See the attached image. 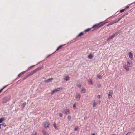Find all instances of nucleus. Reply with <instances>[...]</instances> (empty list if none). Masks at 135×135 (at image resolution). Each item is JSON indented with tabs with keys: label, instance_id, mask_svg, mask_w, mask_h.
Returning <instances> with one entry per match:
<instances>
[{
	"label": "nucleus",
	"instance_id": "nucleus-16",
	"mask_svg": "<svg viewBox=\"0 0 135 135\" xmlns=\"http://www.w3.org/2000/svg\"><path fill=\"white\" fill-rule=\"evenodd\" d=\"M53 79V78H52L49 79L47 80H46L44 81L45 82H50L52 79Z\"/></svg>",
	"mask_w": 135,
	"mask_h": 135
},
{
	"label": "nucleus",
	"instance_id": "nucleus-50",
	"mask_svg": "<svg viewBox=\"0 0 135 135\" xmlns=\"http://www.w3.org/2000/svg\"><path fill=\"white\" fill-rule=\"evenodd\" d=\"M1 125V124H0V125Z\"/></svg>",
	"mask_w": 135,
	"mask_h": 135
},
{
	"label": "nucleus",
	"instance_id": "nucleus-34",
	"mask_svg": "<svg viewBox=\"0 0 135 135\" xmlns=\"http://www.w3.org/2000/svg\"><path fill=\"white\" fill-rule=\"evenodd\" d=\"M126 10V9H122V10H121L120 11V12L122 13L125 10Z\"/></svg>",
	"mask_w": 135,
	"mask_h": 135
},
{
	"label": "nucleus",
	"instance_id": "nucleus-19",
	"mask_svg": "<svg viewBox=\"0 0 135 135\" xmlns=\"http://www.w3.org/2000/svg\"><path fill=\"white\" fill-rule=\"evenodd\" d=\"M113 37L112 36H110L108 38L107 40V41H108L109 40H110V39H112L113 38Z\"/></svg>",
	"mask_w": 135,
	"mask_h": 135
},
{
	"label": "nucleus",
	"instance_id": "nucleus-35",
	"mask_svg": "<svg viewBox=\"0 0 135 135\" xmlns=\"http://www.w3.org/2000/svg\"><path fill=\"white\" fill-rule=\"evenodd\" d=\"M78 129V128L77 127H76L74 128V130L75 131H76Z\"/></svg>",
	"mask_w": 135,
	"mask_h": 135
},
{
	"label": "nucleus",
	"instance_id": "nucleus-47",
	"mask_svg": "<svg viewBox=\"0 0 135 135\" xmlns=\"http://www.w3.org/2000/svg\"><path fill=\"white\" fill-rule=\"evenodd\" d=\"M31 135H36L35 134H32Z\"/></svg>",
	"mask_w": 135,
	"mask_h": 135
},
{
	"label": "nucleus",
	"instance_id": "nucleus-9",
	"mask_svg": "<svg viewBox=\"0 0 135 135\" xmlns=\"http://www.w3.org/2000/svg\"><path fill=\"white\" fill-rule=\"evenodd\" d=\"M49 126V123L47 122L44 123V126L45 128H47Z\"/></svg>",
	"mask_w": 135,
	"mask_h": 135
},
{
	"label": "nucleus",
	"instance_id": "nucleus-25",
	"mask_svg": "<svg viewBox=\"0 0 135 135\" xmlns=\"http://www.w3.org/2000/svg\"><path fill=\"white\" fill-rule=\"evenodd\" d=\"M29 76H28V74L27 75H26V76H25L23 78V80L25 79H26Z\"/></svg>",
	"mask_w": 135,
	"mask_h": 135
},
{
	"label": "nucleus",
	"instance_id": "nucleus-13",
	"mask_svg": "<svg viewBox=\"0 0 135 135\" xmlns=\"http://www.w3.org/2000/svg\"><path fill=\"white\" fill-rule=\"evenodd\" d=\"M65 113L66 114H70V112L69 110L68 109H66L65 110Z\"/></svg>",
	"mask_w": 135,
	"mask_h": 135
},
{
	"label": "nucleus",
	"instance_id": "nucleus-28",
	"mask_svg": "<svg viewBox=\"0 0 135 135\" xmlns=\"http://www.w3.org/2000/svg\"><path fill=\"white\" fill-rule=\"evenodd\" d=\"M91 30V28H88L85 30L84 31L85 32H87L90 31Z\"/></svg>",
	"mask_w": 135,
	"mask_h": 135
},
{
	"label": "nucleus",
	"instance_id": "nucleus-30",
	"mask_svg": "<svg viewBox=\"0 0 135 135\" xmlns=\"http://www.w3.org/2000/svg\"><path fill=\"white\" fill-rule=\"evenodd\" d=\"M67 118L69 120H70L71 119V116L69 115L68 116Z\"/></svg>",
	"mask_w": 135,
	"mask_h": 135
},
{
	"label": "nucleus",
	"instance_id": "nucleus-20",
	"mask_svg": "<svg viewBox=\"0 0 135 135\" xmlns=\"http://www.w3.org/2000/svg\"><path fill=\"white\" fill-rule=\"evenodd\" d=\"M88 57L89 59H91L93 57L92 55L91 54L89 55Z\"/></svg>",
	"mask_w": 135,
	"mask_h": 135
},
{
	"label": "nucleus",
	"instance_id": "nucleus-38",
	"mask_svg": "<svg viewBox=\"0 0 135 135\" xmlns=\"http://www.w3.org/2000/svg\"><path fill=\"white\" fill-rule=\"evenodd\" d=\"M101 97V95H99L98 96L97 98H100Z\"/></svg>",
	"mask_w": 135,
	"mask_h": 135
},
{
	"label": "nucleus",
	"instance_id": "nucleus-10",
	"mask_svg": "<svg viewBox=\"0 0 135 135\" xmlns=\"http://www.w3.org/2000/svg\"><path fill=\"white\" fill-rule=\"evenodd\" d=\"M128 54L130 59H132L133 58V55L132 53L129 52Z\"/></svg>",
	"mask_w": 135,
	"mask_h": 135
},
{
	"label": "nucleus",
	"instance_id": "nucleus-29",
	"mask_svg": "<svg viewBox=\"0 0 135 135\" xmlns=\"http://www.w3.org/2000/svg\"><path fill=\"white\" fill-rule=\"evenodd\" d=\"M97 78H99V79H102V76L101 75H98L97 76Z\"/></svg>",
	"mask_w": 135,
	"mask_h": 135
},
{
	"label": "nucleus",
	"instance_id": "nucleus-6",
	"mask_svg": "<svg viewBox=\"0 0 135 135\" xmlns=\"http://www.w3.org/2000/svg\"><path fill=\"white\" fill-rule=\"evenodd\" d=\"M113 92L112 90H111L109 92L108 96V98L109 99H110L112 98L113 95Z\"/></svg>",
	"mask_w": 135,
	"mask_h": 135
},
{
	"label": "nucleus",
	"instance_id": "nucleus-11",
	"mask_svg": "<svg viewBox=\"0 0 135 135\" xmlns=\"http://www.w3.org/2000/svg\"><path fill=\"white\" fill-rule=\"evenodd\" d=\"M86 89L85 88H83L81 89V92L82 93H84L86 92Z\"/></svg>",
	"mask_w": 135,
	"mask_h": 135
},
{
	"label": "nucleus",
	"instance_id": "nucleus-41",
	"mask_svg": "<svg viewBox=\"0 0 135 135\" xmlns=\"http://www.w3.org/2000/svg\"><path fill=\"white\" fill-rule=\"evenodd\" d=\"M90 83L92 84V85L93 84V83H92V81L91 80H90Z\"/></svg>",
	"mask_w": 135,
	"mask_h": 135
},
{
	"label": "nucleus",
	"instance_id": "nucleus-42",
	"mask_svg": "<svg viewBox=\"0 0 135 135\" xmlns=\"http://www.w3.org/2000/svg\"><path fill=\"white\" fill-rule=\"evenodd\" d=\"M129 7V6H126V8L125 9H127Z\"/></svg>",
	"mask_w": 135,
	"mask_h": 135
},
{
	"label": "nucleus",
	"instance_id": "nucleus-36",
	"mask_svg": "<svg viewBox=\"0 0 135 135\" xmlns=\"http://www.w3.org/2000/svg\"><path fill=\"white\" fill-rule=\"evenodd\" d=\"M123 17H122V16L121 17H120L118 20H117V21H118H118H120Z\"/></svg>",
	"mask_w": 135,
	"mask_h": 135
},
{
	"label": "nucleus",
	"instance_id": "nucleus-31",
	"mask_svg": "<svg viewBox=\"0 0 135 135\" xmlns=\"http://www.w3.org/2000/svg\"><path fill=\"white\" fill-rule=\"evenodd\" d=\"M96 103L95 102V101H94L93 103V107H95L96 105Z\"/></svg>",
	"mask_w": 135,
	"mask_h": 135
},
{
	"label": "nucleus",
	"instance_id": "nucleus-15",
	"mask_svg": "<svg viewBox=\"0 0 135 135\" xmlns=\"http://www.w3.org/2000/svg\"><path fill=\"white\" fill-rule=\"evenodd\" d=\"M26 71H25L22 72H21L18 75V77H20L23 74L25 73Z\"/></svg>",
	"mask_w": 135,
	"mask_h": 135
},
{
	"label": "nucleus",
	"instance_id": "nucleus-14",
	"mask_svg": "<svg viewBox=\"0 0 135 135\" xmlns=\"http://www.w3.org/2000/svg\"><path fill=\"white\" fill-rule=\"evenodd\" d=\"M120 32H116L115 34H114L112 36H113V37H115V36H117L118 34L120 33Z\"/></svg>",
	"mask_w": 135,
	"mask_h": 135
},
{
	"label": "nucleus",
	"instance_id": "nucleus-18",
	"mask_svg": "<svg viewBox=\"0 0 135 135\" xmlns=\"http://www.w3.org/2000/svg\"><path fill=\"white\" fill-rule=\"evenodd\" d=\"M39 70V69L38 68L36 69H34V70H33L32 71L34 74V73H35L37 71H38Z\"/></svg>",
	"mask_w": 135,
	"mask_h": 135
},
{
	"label": "nucleus",
	"instance_id": "nucleus-27",
	"mask_svg": "<svg viewBox=\"0 0 135 135\" xmlns=\"http://www.w3.org/2000/svg\"><path fill=\"white\" fill-rule=\"evenodd\" d=\"M34 74V73H33V72H32V71H31V72H30V73L28 74V76H30L32 75H33V74Z\"/></svg>",
	"mask_w": 135,
	"mask_h": 135
},
{
	"label": "nucleus",
	"instance_id": "nucleus-43",
	"mask_svg": "<svg viewBox=\"0 0 135 135\" xmlns=\"http://www.w3.org/2000/svg\"><path fill=\"white\" fill-rule=\"evenodd\" d=\"M35 65H33L32 66H31L29 68H31V67H33V66H34Z\"/></svg>",
	"mask_w": 135,
	"mask_h": 135
},
{
	"label": "nucleus",
	"instance_id": "nucleus-3",
	"mask_svg": "<svg viewBox=\"0 0 135 135\" xmlns=\"http://www.w3.org/2000/svg\"><path fill=\"white\" fill-rule=\"evenodd\" d=\"M62 89V88L60 87L54 90L51 93V95H52L54 93H56L58 91L61 90Z\"/></svg>",
	"mask_w": 135,
	"mask_h": 135
},
{
	"label": "nucleus",
	"instance_id": "nucleus-5",
	"mask_svg": "<svg viewBox=\"0 0 135 135\" xmlns=\"http://www.w3.org/2000/svg\"><path fill=\"white\" fill-rule=\"evenodd\" d=\"M123 68L127 71H129V66L124 65H123Z\"/></svg>",
	"mask_w": 135,
	"mask_h": 135
},
{
	"label": "nucleus",
	"instance_id": "nucleus-8",
	"mask_svg": "<svg viewBox=\"0 0 135 135\" xmlns=\"http://www.w3.org/2000/svg\"><path fill=\"white\" fill-rule=\"evenodd\" d=\"M117 22H118V21H117V20L111 22H110L108 24H107V26H110L111 25L113 24L114 23H115Z\"/></svg>",
	"mask_w": 135,
	"mask_h": 135
},
{
	"label": "nucleus",
	"instance_id": "nucleus-39",
	"mask_svg": "<svg viewBox=\"0 0 135 135\" xmlns=\"http://www.w3.org/2000/svg\"><path fill=\"white\" fill-rule=\"evenodd\" d=\"M1 125H2L4 127H6V124H5L4 123H3V124H2Z\"/></svg>",
	"mask_w": 135,
	"mask_h": 135
},
{
	"label": "nucleus",
	"instance_id": "nucleus-22",
	"mask_svg": "<svg viewBox=\"0 0 135 135\" xmlns=\"http://www.w3.org/2000/svg\"><path fill=\"white\" fill-rule=\"evenodd\" d=\"M83 34V32H81L77 36V37L81 36H82Z\"/></svg>",
	"mask_w": 135,
	"mask_h": 135
},
{
	"label": "nucleus",
	"instance_id": "nucleus-17",
	"mask_svg": "<svg viewBox=\"0 0 135 135\" xmlns=\"http://www.w3.org/2000/svg\"><path fill=\"white\" fill-rule=\"evenodd\" d=\"M26 104V102L23 103L21 105V107L23 108L25 107Z\"/></svg>",
	"mask_w": 135,
	"mask_h": 135
},
{
	"label": "nucleus",
	"instance_id": "nucleus-45",
	"mask_svg": "<svg viewBox=\"0 0 135 135\" xmlns=\"http://www.w3.org/2000/svg\"><path fill=\"white\" fill-rule=\"evenodd\" d=\"M127 14H128V13H126L125 14V15H127Z\"/></svg>",
	"mask_w": 135,
	"mask_h": 135
},
{
	"label": "nucleus",
	"instance_id": "nucleus-32",
	"mask_svg": "<svg viewBox=\"0 0 135 135\" xmlns=\"http://www.w3.org/2000/svg\"><path fill=\"white\" fill-rule=\"evenodd\" d=\"M59 115L60 117H62V114L60 113H59Z\"/></svg>",
	"mask_w": 135,
	"mask_h": 135
},
{
	"label": "nucleus",
	"instance_id": "nucleus-2",
	"mask_svg": "<svg viewBox=\"0 0 135 135\" xmlns=\"http://www.w3.org/2000/svg\"><path fill=\"white\" fill-rule=\"evenodd\" d=\"M10 100L9 97L8 96H6L3 98L2 99L3 103H6L7 102Z\"/></svg>",
	"mask_w": 135,
	"mask_h": 135
},
{
	"label": "nucleus",
	"instance_id": "nucleus-48",
	"mask_svg": "<svg viewBox=\"0 0 135 135\" xmlns=\"http://www.w3.org/2000/svg\"><path fill=\"white\" fill-rule=\"evenodd\" d=\"M1 129V127L0 126V129Z\"/></svg>",
	"mask_w": 135,
	"mask_h": 135
},
{
	"label": "nucleus",
	"instance_id": "nucleus-26",
	"mask_svg": "<svg viewBox=\"0 0 135 135\" xmlns=\"http://www.w3.org/2000/svg\"><path fill=\"white\" fill-rule=\"evenodd\" d=\"M8 85H6L5 86H4L3 87L2 89H1L0 90V92H1V91H2V90L3 89H4L7 86H8Z\"/></svg>",
	"mask_w": 135,
	"mask_h": 135
},
{
	"label": "nucleus",
	"instance_id": "nucleus-46",
	"mask_svg": "<svg viewBox=\"0 0 135 135\" xmlns=\"http://www.w3.org/2000/svg\"><path fill=\"white\" fill-rule=\"evenodd\" d=\"M91 135H95L94 134H92Z\"/></svg>",
	"mask_w": 135,
	"mask_h": 135
},
{
	"label": "nucleus",
	"instance_id": "nucleus-7",
	"mask_svg": "<svg viewBox=\"0 0 135 135\" xmlns=\"http://www.w3.org/2000/svg\"><path fill=\"white\" fill-rule=\"evenodd\" d=\"M80 94L79 93L77 94L76 95V100L78 101L80 99Z\"/></svg>",
	"mask_w": 135,
	"mask_h": 135
},
{
	"label": "nucleus",
	"instance_id": "nucleus-1",
	"mask_svg": "<svg viewBox=\"0 0 135 135\" xmlns=\"http://www.w3.org/2000/svg\"><path fill=\"white\" fill-rule=\"evenodd\" d=\"M102 23V22H100L99 23H98L94 25L92 27V28H94L95 29H97L102 26L103 25L105 24L106 22L105 23L103 24L100 25V23Z\"/></svg>",
	"mask_w": 135,
	"mask_h": 135
},
{
	"label": "nucleus",
	"instance_id": "nucleus-4",
	"mask_svg": "<svg viewBox=\"0 0 135 135\" xmlns=\"http://www.w3.org/2000/svg\"><path fill=\"white\" fill-rule=\"evenodd\" d=\"M127 65L129 66V67H131L133 65V63L132 61L131 60H128L127 61Z\"/></svg>",
	"mask_w": 135,
	"mask_h": 135
},
{
	"label": "nucleus",
	"instance_id": "nucleus-49",
	"mask_svg": "<svg viewBox=\"0 0 135 135\" xmlns=\"http://www.w3.org/2000/svg\"><path fill=\"white\" fill-rule=\"evenodd\" d=\"M50 55H49L48 56V57H49V56Z\"/></svg>",
	"mask_w": 135,
	"mask_h": 135
},
{
	"label": "nucleus",
	"instance_id": "nucleus-33",
	"mask_svg": "<svg viewBox=\"0 0 135 135\" xmlns=\"http://www.w3.org/2000/svg\"><path fill=\"white\" fill-rule=\"evenodd\" d=\"M53 125H54V128H55V129H58V128H57L56 127V125L55 124H53Z\"/></svg>",
	"mask_w": 135,
	"mask_h": 135
},
{
	"label": "nucleus",
	"instance_id": "nucleus-40",
	"mask_svg": "<svg viewBox=\"0 0 135 135\" xmlns=\"http://www.w3.org/2000/svg\"><path fill=\"white\" fill-rule=\"evenodd\" d=\"M78 87H79V88H80L81 86V85H78Z\"/></svg>",
	"mask_w": 135,
	"mask_h": 135
},
{
	"label": "nucleus",
	"instance_id": "nucleus-12",
	"mask_svg": "<svg viewBox=\"0 0 135 135\" xmlns=\"http://www.w3.org/2000/svg\"><path fill=\"white\" fill-rule=\"evenodd\" d=\"M70 78L68 76H66L64 78V79L67 81L69 80Z\"/></svg>",
	"mask_w": 135,
	"mask_h": 135
},
{
	"label": "nucleus",
	"instance_id": "nucleus-24",
	"mask_svg": "<svg viewBox=\"0 0 135 135\" xmlns=\"http://www.w3.org/2000/svg\"><path fill=\"white\" fill-rule=\"evenodd\" d=\"M43 132V133L44 135H49V134L46 132L44 131Z\"/></svg>",
	"mask_w": 135,
	"mask_h": 135
},
{
	"label": "nucleus",
	"instance_id": "nucleus-37",
	"mask_svg": "<svg viewBox=\"0 0 135 135\" xmlns=\"http://www.w3.org/2000/svg\"><path fill=\"white\" fill-rule=\"evenodd\" d=\"M73 107L74 108V109H75L76 108V106L75 105V104H74V105H73Z\"/></svg>",
	"mask_w": 135,
	"mask_h": 135
},
{
	"label": "nucleus",
	"instance_id": "nucleus-44",
	"mask_svg": "<svg viewBox=\"0 0 135 135\" xmlns=\"http://www.w3.org/2000/svg\"><path fill=\"white\" fill-rule=\"evenodd\" d=\"M125 16V15L124 14V15H123V16H122V17H123Z\"/></svg>",
	"mask_w": 135,
	"mask_h": 135
},
{
	"label": "nucleus",
	"instance_id": "nucleus-21",
	"mask_svg": "<svg viewBox=\"0 0 135 135\" xmlns=\"http://www.w3.org/2000/svg\"><path fill=\"white\" fill-rule=\"evenodd\" d=\"M4 119L5 118H0V123H2L3 121L4 120Z\"/></svg>",
	"mask_w": 135,
	"mask_h": 135
},
{
	"label": "nucleus",
	"instance_id": "nucleus-23",
	"mask_svg": "<svg viewBox=\"0 0 135 135\" xmlns=\"http://www.w3.org/2000/svg\"><path fill=\"white\" fill-rule=\"evenodd\" d=\"M63 45H61L58 48H57V49L56 50V51H57L59 49H61V47H62V46H63Z\"/></svg>",
	"mask_w": 135,
	"mask_h": 135
}]
</instances>
